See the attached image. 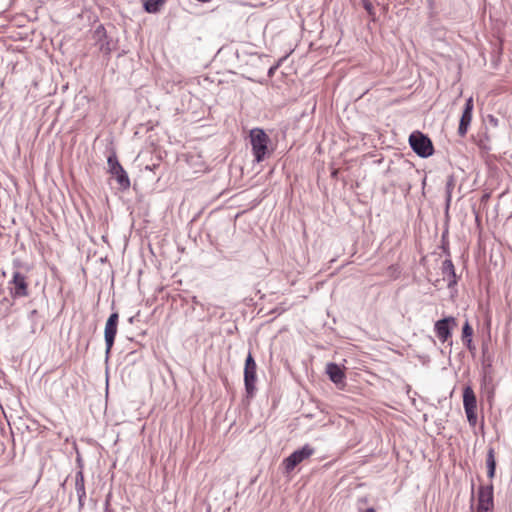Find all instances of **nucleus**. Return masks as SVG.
I'll list each match as a JSON object with an SVG mask.
<instances>
[{
    "mask_svg": "<svg viewBox=\"0 0 512 512\" xmlns=\"http://www.w3.org/2000/svg\"><path fill=\"white\" fill-rule=\"evenodd\" d=\"M250 143L255 160L259 163L262 162L268 155V142L269 137L260 128H254L250 131Z\"/></svg>",
    "mask_w": 512,
    "mask_h": 512,
    "instance_id": "f257e3e1",
    "label": "nucleus"
},
{
    "mask_svg": "<svg viewBox=\"0 0 512 512\" xmlns=\"http://www.w3.org/2000/svg\"><path fill=\"white\" fill-rule=\"evenodd\" d=\"M409 144L412 150L421 158H427L434 153L432 141L420 131H414L410 134Z\"/></svg>",
    "mask_w": 512,
    "mask_h": 512,
    "instance_id": "f03ea898",
    "label": "nucleus"
},
{
    "mask_svg": "<svg viewBox=\"0 0 512 512\" xmlns=\"http://www.w3.org/2000/svg\"><path fill=\"white\" fill-rule=\"evenodd\" d=\"M256 371H257V365L255 362L254 357L249 352L246 360H245V366H244V385H245V391L248 397H253L256 391Z\"/></svg>",
    "mask_w": 512,
    "mask_h": 512,
    "instance_id": "7ed1b4c3",
    "label": "nucleus"
},
{
    "mask_svg": "<svg viewBox=\"0 0 512 512\" xmlns=\"http://www.w3.org/2000/svg\"><path fill=\"white\" fill-rule=\"evenodd\" d=\"M107 164L109 172L115 177L117 183L119 184V188L121 190H127L130 187V179L127 172L119 163L115 153H112L108 157Z\"/></svg>",
    "mask_w": 512,
    "mask_h": 512,
    "instance_id": "20e7f679",
    "label": "nucleus"
},
{
    "mask_svg": "<svg viewBox=\"0 0 512 512\" xmlns=\"http://www.w3.org/2000/svg\"><path fill=\"white\" fill-rule=\"evenodd\" d=\"M315 452V449L311 447L309 444H305L302 448L295 450L291 453L287 458L283 460V465L285 467V472L290 473L294 470V468L302 463L304 460L308 459Z\"/></svg>",
    "mask_w": 512,
    "mask_h": 512,
    "instance_id": "39448f33",
    "label": "nucleus"
},
{
    "mask_svg": "<svg viewBox=\"0 0 512 512\" xmlns=\"http://www.w3.org/2000/svg\"><path fill=\"white\" fill-rule=\"evenodd\" d=\"M118 320H119V314L117 312H114L108 317V319L106 321V325H105V329H104V339H105V345H106V350H105L106 361H108V359L110 357L111 349L115 342V337H116L117 329H118Z\"/></svg>",
    "mask_w": 512,
    "mask_h": 512,
    "instance_id": "423d86ee",
    "label": "nucleus"
},
{
    "mask_svg": "<svg viewBox=\"0 0 512 512\" xmlns=\"http://www.w3.org/2000/svg\"><path fill=\"white\" fill-rule=\"evenodd\" d=\"M463 406L467 416V420L471 426L477 423V400L473 389L466 386L463 390Z\"/></svg>",
    "mask_w": 512,
    "mask_h": 512,
    "instance_id": "0eeeda50",
    "label": "nucleus"
},
{
    "mask_svg": "<svg viewBox=\"0 0 512 512\" xmlns=\"http://www.w3.org/2000/svg\"><path fill=\"white\" fill-rule=\"evenodd\" d=\"M494 508L493 485H481L478 489L476 510L492 512Z\"/></svg>",
    "mask_w": 512,
    "mask_h": 512,
    "instance_id": "6e6552de",
    "label": "nucleus"
},
{
    "mask_svg": "<svg viewBox=\"0 0 512 512\" xmlns=\"http://www.w3.org/2000/svg\"><path fill=\"white\" fill-rule=\"evenodd\" d=\"M10 285H12L11 289V295L14 298H21L26 297L29 295L28 291V283L26 281V276L22 273L15 271L13 273V277L11 281L9 282Z\"/></svg>",
    "mask_w": 512,
    "mask_h": 512,
    "instance_id": "1a4fd4ad",
    "label": "nucleus"
},
{
    "mask_svg": "<svg viewBox=\"0 0 512 512\" xmlns=\"http://www.w3.org/2000/svg\"><path fill=\"white\" fill-rule=\"evenodd\" d=\"M456 320L454 317L449 316L436 321L434 330L439 340L444 343L451 338L452 326H456Z\"/></svg>",
    "mask_w": 512,
    "mask_h": 512,
    "instance_id": "9d476101",
    "label": "nucleus"
},
{
    "mask_svg": "<svg viewBox=\"0 0 512 512\" xmlns=\"http://www.w3.org/2000/svg\"><path fill=\"white\" fill-rule=\"evenodd\" d=\"M473 107V99L472 97H469L465 102L464 109L459 121L458 134L461 137H464L466 135L468 128L470 126L472 120Z\"/></svg>",
    "mask_w": 512,
    "mask_h": 512,
    "instance_id": "9b49d317",
    "label": "nucleus"
},
{
    "mask_svg": "<svg viewBox=\"0 0 512 512\" xmlns=\"http://www.w3.org/2000/svg\"><path fill=\"white\" fill-rule=\"evenodd\" d=\"M326 373L329 379L337 386L345 384V373L338 364L328 363L326 365Z\"/></svg>",
    "mask_w": 512,
    "mask_h": 512,
    "instance_id": "f8f14e48",
    "label": "nucleus"
},
{
    "mask_svg": "<svg viewBox=\"0 0 512 512\" xmlns=\"http://www.w3.org/2000/svg\"><path fill=\"white\" fill-rule=\"evenodd\" d=\"M95 37H97V44L101 52L110 54L113 50L112 41L107 38L105 28L100 25L96 28Z\"/></svg>",
    "mask_w": 512,
    "mask_h": 512,
    "instance_id": "ddd939ff",
    "label": "nucleus"
},
{
    "mask_svg": "<svg viewBox=\"0 0 512 512\" xmlns=\"http://www.w3.org/2000/svg\"><path fill=\"white\" fill-rule=\"evenodd\" d=\"M441 271L444 279L448 281V288H452L457 284V276L455 272V267L451 259H445L441 266Z\"/></svg>",
    "mask_w": 512,
    "mask_h": 512,
    "instance_id": "4468645a",
    "label": "nucleus"
},
{
    "mask_svg": "<svg viewBox=\"0 0 512 512\" xmlns=\"http://www.w3.org/2000/svg\"><path fill=\"white\" fill-rule=\"evenodd\" d=\"M75 491L78 497L79 508L82 509L86 498L85 479L82 470L75 475Z\"/></svg>",
    "mask_w": 512,
    "mask_h": 512,
    "instance_id": "2eb2a0df",
    "label": "nucleus"
},
{
    "mask_svg": "<svg viewBox=\"0 0 512 512\" xmlns=\"http://www.w3.org/2000/svg\"><path fill=\"white\" fill-rule=\"evenodd\" d=\"M486 467H487V476L489 479H493L495 476L496 470V459H495V450L493 447H489L487 451L486 457Z\"/></svg>",
    "mask_w": 512,
    "mask_h": 512,
    "instance_id": "dca6fc26",
    "label": "nucleus"
},
{
    "mask_svg": "<svg viewBox=\"0 0 512 512\" xmlns=\"http://www.w3.org/2000/svg\"><path fill=\"white\" fill-rule=\"evenodd\" d=\"M167 0H143V8L147 13H158Z\"/></svg>",
    "mask_w": 512,
    "mask_h": 512,
    "instance_id": "f3484780",
    "label": "nucleus"
},
{
    "mask_svg": "<svg viewBox=\"0 0 512 512\" xmlns=\"http://www.w3.org/2000/svg\"><path fill=\"white\" fill-rule=\"evenodd\" d=\"M472 334H473V329L472 327L469 325L468 322H466L462 328V339L463 340H466L468 338H471L472 337Z\"/></svg>",
    "mask_w": 512,
    "mask_h": 512,
    "instance_id": "a211bd4d",
    "label": "nucleus"
},
{
    "mask_svg": "<svg viewBox=\"0 0 512 512\" xmlns=\"http://www.w3.org/2000/svg\"><path fill=\"white\" fill-rule=\"evenodd\" d=\"M363 7L372 18L375 16L374 6L369 0H363Z\"/></svg>",
    "mask_w": 512,
    "mask_h": 512,
    "instance_id": "6ab92c4d",
    "label": "nucleus"
},
{
    "mask_svg": "<svg viewBox=\"0 0 512 512\" xmlns=\"http://www.w3.org/2000/svg\"><path fill=\"white\" fill-rule=\"evenodd\" d=\"M454 187V181L452 178H450L446 184V192H447V201H450L451 198V192Z\"/></svg>",
    "mask_w": 512,
    "mask_h": 512,
    "instance_id": "aec40b11",
    "label": "nucleus"
},
{
    "mask_svg": "<svg viewBox=\"0 0 512 512\" xmlns=\"http://www.w3.org/2000/svg\"><path fill=\"white\" fill-rule=\"evenodd\" d=\"M466 347L469 349V350H473L475 347L472 345V339L471 338H468L466 340H463Z\"/></svg>",
    "mask_w": 512,
    "mask_h": 512,
    "instance_id": "412c9836",
    "label": "nucleus"
},
{
    "mask_svg": "<svg viewBox=\"0 0 512 512\" xmlns=\"http://www.w3.org/2000/svg\"><path fill=\"white\" fill-rule=\"evenodd\" d=\"M277 67H278V66H273V67H271V68L269 69V71H268V75H269V76H272V75L274 74L275 70L277 69Z\"/></svg>",
    "mask_w": 512,
    "mask_h": 512,
    "instance_id": "4be33fe9",
    "label": "nucleus"
},
{
    "mask_svg": "<svg viewBox=\"0 0 512 512\" xmlns=\"http://www.w3.org/2000/svg\"><path fill=\"white\" fill-rule=\"evenodd\" d=\"M428 2V7L430 10H433L434 9V0H427Z\"/></svg>",
    "mask_w": 512,
    "mask_h": 512,
    "instance_id": "5701e85b",
    "label": "nucleus"
},
{
    "mask_svg": "<svg viewBox=\"0 0 512 512\" xmlns=\"http://www.w3.org/2000/svg\"><path fill=\"white\" fill-rule=\"evenodd\" d=\"M490 121H491L492 123H494V125H497V119H495L494 117H491V118H490Z\"/></svg>",
    "mask_w": 512,
    "mask_h": 512,
    "instance_id": "b1692460",
    "label": "nucleus"
},
{
    "mask_svg": "<svg viewBox=\"0 0 512 512\" xmlns=\"http://www.w3.org/2000/svg\"><path fill=\"white\" fill-rule=\"evenodd\" d=\"M365 512H375L374 508H368Z\"/></svg>",
    "mask_w": 512,
    "mask_h": 512,
    "instance_id": "393cba45",
    "label": "nucleus"
},
{
    "mask_svg": "<svg viewBox=\"0 0 512 512\" xmlns=\"http://www.w3.org/2000/svg\"><path fill=\"white\" fill-rule=\"evenodd\" d=\"M36 313H37V311H36V310H33V311L31 312V314H32V315H35Z\"/></svg>",
    "mask_w": 512,
    "mask_h": 512,
    "instance_id": "a878e982",
    "label": "nucleus"
}]
</instances>
